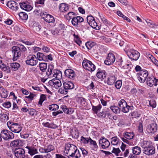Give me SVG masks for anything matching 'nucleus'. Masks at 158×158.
I'll return each instance as SVG.
<instances>
[{
    "label": "nucleus",
    "mask_w": 158,
    "mask_h": 158,
    "mask_svg": "<svg viewBox=\"0 0 158 158\" xmlns=\"http://www.w3.org/2000/svg\"><path fill=\"white\" fill-rule=\"evenodd\" d=\"M64 152V155L68 158H79L81 156L79 151L77 147L69 143L65 145Z\"/></svg>",
    "instance_id": "obj_1"
},
{
    "label": "nucleus",
    "mask_w": 158,
    "mask_h": 158,
    "mask_svg": "<svg viewBox=\"0 0 158 158\" xmlns=\"http://www.w3.org/2000/svg\"><path fill=\"white\" fill-rule=\"evenodd\" d=\"M87 22H84V25H82V28H85L87 27L88 24L89 25L93 28L96 30H99L100 27L98 25L94 17L91 16H88L87 18Z\"/></svg>",
    "instance_id": "obj_2"
},
{
    "label": "nucleus",
    "mask_w": 158,
    "mask_h": 158,
    "mask_svg": "<svg viewBox=\"0 0 158 158\" xmlns=\"http://www.w3.org/2000/svg\"><path fill=\"white\" fill-rule=\"evenodd\" d=\"M154 119L149 120L148 121L146 130L149 133L154 134L157 131V125Z\"/></svg>",
    "instance_id": "obj_3"
},
{
    "label": "nucleus",
    "mask_w": 158,
    "mask_h": 158,
    "mask_svg": "<svg viewBox=\"0 0 158 158\" xmlns=\"http://www.w3.org/2000/svg\"><path fill=\"white\" fill-rule=\"evenodd\" d=\"M125 51L127 56L132 60H137L140 56L139 53L133 49H130Z\"/></svg>",
    "instance_id": "obj_4"
},
{
    "label": "nucleus",
    "mask_w": 158,
    "mask_h": 158,
    "mask_svg": "<svg viewBox=\"0 0 158 158\" xmlns=\"http://www.w3.org/2000/svg\"><path fill=\"white\" fill-rule=\"evenodd\" d=\"M136 75L139 81L141 83H143L148 77V73L147 70L144 69L138 73Z\"/></svg>",
    "instance_id": "obj_5"
},
{
    "label": "nucleus",
    "mask_w": 158,
    "mask_h": 158,
    "mask_svg": "<svg viewBox=\"0 0 158 158\" xmlns=\"http://www.w3.org/2000/svg\"><path fill=\"white\" fill-rule=\"evenodd\" d=\"M36 56L40 61L48 62L49 60L52 61L53 60L52 55L51 54L47 55L42 52H38L37 53Z\"/></svg>",
    "instance_id": "obj_6"
},
{
    "label": "nucleus",
    "mask_w": 158,
    "mask_h": 158,
    "mask_svg": "<svg viewBox=\"0 0 158 158\" xmlns=\"http://www.w3.org/2000/svg\"><path fill=\"white\" fill-rule=\"evenodd\" d=\"M7 125L11 131L16 133L20 132V125L18 123L10 121L7 123Z\"/></svg>",
    "instance_id": "obj_7"
},
{
    "label": "nucleus",
    "mask_w": 158,
    "mask_h": 158,
    "mask_svg": "<svg viewBox=\"0 0 158 158\" xmlns=\"http://www.w3.org/2000/svg\"><path fill=\"white\" fill-rule=\"evenodd\" d=\"M1 137L4 140H7L13 139L14 136L11 132L7 130H3L1 132Z\"/></svg>",
    "instance_id": "obj_8"
},
{
    "label": "nucleus",
    "mask_w": 158,
    "mask_h": 158,
    "mask_svg": "<svg viewBox=\"0 0 158 158\" xmlns=\"http://www.w3.org/2000/svg\"><path fill=\"white\" fill-rule=\"evenodd\" d=\"M38 59L37 56L34 55L27 57V59L25 61L26 64L32 66L36 65L38 62Z\"/></svg>",
    "instance_id": "obj_9"
},
{
    "label": "nucleus",
    "mask_w": 158,
    "mask_h": 158,
    "mask_svg": "<svg viewBox=\"0 0 158 158\" xmlns=\"http://www.w3.org/2000/svg\"><path fill=\"white\" fill-rule=\"evenodd\" d=\"M146 81L147 85L151 87L153 85L156 86L158 85V79L153 76H148Z\"/></svg>",
    "instance_id": "obj_10"
},
{
    "label": "nucleus",
    "mask_w": 158,
    "mask_h": 158,
    "mask_svg": "<svg viewBox=\"0 0 158 158\" xmlns=\"http://www.w3.org/2000/svg\"><path fill=\"white\" fill-rule=\"evenodd\" d=\"M84 21L83 19L81 16H75L74 18H73L72 19L71 23L72 24L74 27H79V25L81 23L82 25H84V23H82ZM82 29H83L82 26L81 27Z\"/></svg>",
    "instance_id": "obj_11"
},
{
    "label": "nucleus",
    "mask_w": 158,
    "mask_h": 158,
    "mask_svg": "<svg viewBox=\"0 0 158 158\" xmlns=\"http://www.w3.org/2000/svg\"><path fill=\"white\" fill-rule=\"evenodd\" d=\"M99 146L103 149H106L109 147L110 143L109 140L104 137L100 138L99 140Z\"/></svg>",
    "instance_id": "obj_12"
},
{
    "label": "nucleus",
    "mask_w": 158,
    "mask_h": 158,
    "mask_svg": "<svg viewBox=\"0 0 158 158\" xmlns=\"http://www.w3.org/2000/svg\"><path fill=\"white\" fill-rule=\"evenodd\" d=\"M40 16L42 19H43L46 22L53 23L55 22V19L53 17L46 12H42Z\"/></svg>",
    "instance_id": "obj_13"
},
{
    "label": "nucleus",
    "mask_w": 158,
    "mask_h": 158,
    "mask_svg": "<svg viewBox=\"0 0 158 158\" xmlns=\"http://www.w3.org/2000/svg\"><path fill=\"white\" fill-rule=\"evenodd\" d=\"M116 58L114 55L112 53L108 54L106 60L104 61L105 64L110 65L112 64L115 61Z\"/></svg>",
    "instance_id": "obj_14"
},
{
    "label": "nucleus",
    "mask_w": 158,
    "mask_h": 158,
    "mask_svg": "<svg viewBox=\"0 0 158 158\" xmlns=\"http://www.w3.org/2000/svg\"><path fill=\"white\" fill-rule=\"evenodd\" d=\"M20 8L26 11H29L32 10L33 7L29 4L27 1L22 0L20 2Z\"/></svg>",
    "instance_id": "obj_15"
},
{
    "label": "nucleus",
    "mask_w": 158,
    "mask_h": 158,
    "mask_svg": "<svg viewBox=\"0 0 158 158\" xmlns=\"http://www.w3.org/2000/svg\"><path fill=\"white\" fill-rule=\"evenodd\" d=\"M49 85L52 87L58 89L61 86V83L59 79H53L49 81Z\"/></svg>",
    "instance_id": "obj_16"
},
{
    "label": "nucleus",
    "mask_w": 158,
    "mask_h": 158,
    "mask_svg": "<svg viewBox=\"0 0 158 158\" xmlns=\"http://www.w3.org/2000/svg\"><path fill=\"white\" fill-rule=\"evenodd\" d=\"M12 50L13 56V61H15L19 57L20 48L17 46H14L12 47Z\"/></svg>",
    "instance_id": "obj_17"
},
{
    "label": "nucleus",
    "mask_w": 158,
    "mask_h": 158,
    "mask_svg": "<svg viewBox=\"0 0 158 158\" xmlns=\"http://www.w3.org/2000/svg\"><path fill=\"white\" fill-rule=\"evenodd\" d=\"M64 74L67 77L72 80H73L76 76L74 71L70 69H66L64 72Z\"/></svg>",
    "instance_id": "obj_18"
},
{
    "label": "nucleus",
    "mask_w": 158,
    "mask_h": 158,
    "mask_svg": "<svg viewBox=\"0 0 158 158\" xmlns=\"http://www.w3.org/2000/svg\"><path fill=\"white\" fill-rule=\"evenodd\" d=\"M7 6L9 8L15 11L19 9V5L18 3L13 1H10L7 3Z\"/></svg>",
    "instance_id": "obj_19"
},
{
    "label": "nucleus",
    "mask_w": 158,
    "mask_h": 158,
    "mask_svg": "<svg viewBox=\"0 0 158 158\" xmlns=\"http://www.w3.org/2000/svg\"><path fill=\"white\" fill-rule=\"evenodd\" d=\"M96 75L98 78L102 80L106 77V73L103 69L98 68Z\"/></svg>",
    "instance_id": "obj_20"
},
{
    "label": "nucleus",
    "mask_w": 158,
    "mask_h": 158,
    "mask_svg": "<svg viewBox=\"0 0 158 158\" xmlns=\"http://www.w3.org/2000/svg\"><path fill=\"white\" fill-rule=\"evenodd\" d=\"M143 152L147 155H152L155 153V148L152 145H151L147 148L143 150Z\"/></svg>",
    "instance_id": "obj_21"
},
{
    "label": "nucleus",
    "mask_w": 158,
    "mask_h": 158,
    "mask_svg": "<svg viewBox=\"0 0 158 158\" xmlns=\"http://www.w3.org/2000/svg\"><path fill=\"white\" fill-rule=\"evenodd\" d=\"M54 66L52 64H49L48 66V69L46 74L49 78H52L54 76Z\"/></svg>",
    "instance_id": "obj_22"
},
{
    "label": "nucleus",
    "mask_w": 158,
    "mask_h": 158,
    "mask_svg": "<svg viewBox=\"0 0 158 158\" xmlns=\"http://www.w3.org/2000/svg\"><path fill=\"white\" fill-rule=\"evenodd\" d=\"M59 8L60 11L63 13L67 12L69 9V5L64 3H62L60 4Z\"/></svg>",
    "instance_id": "obj_23"
},
{
    "label": "nucleus",
    "mask_w": 158,
    "mask_h": 158,
    "mask_svg": "<svg viewBox=\"0 0 158 158\" xmlns=\"http://www.w3.org/2000/svg\"><path fill=\"white\" fill-rule=\"evenodd\" d=\"M116 77L114 75H110L108 77L106 81L107 85H113L116 80Z\"/></svg>",
    "instance_id": "obj_24"
},
{
    "label": "nucleus",
    "mask_w": 158,
    "mask_h": 158,
    "mask_svg": "<svg viewBox=\"0 0 158 158\" xmlns=\"http://www.w3.org/2000/svg\"><path fill=\"white\" fill-rule=\"evenodd\" d=\"M26 148L28 150V153L31 156L38 153L37 149L33 146L29 147L27 146Z\"/></svg>",
    "instance_id": "obj_25"
},
{
    "label": "nucleus",
    "mask_w": 158,
    "mask_h": 158,
    "mask_svg": "<svg viewBox=\"0 0 158 158\" xmlns=\"http://www.w3.org/2000/svg\"><path fill=\"white\" fill-rule=\"evenodd\" d=\"M63 85L64 86V88L66 89L67 90L68 89H72L74 88L73 83L71 81H68L64 83Z\"/></svg>",
    "instance_id": "obj_26"
},
{
    "label": "nucleus",
    "mask_w": 158,
    "mask_h": 158,
    "mask_svg": "<svg viewBox=\"0 0 158 158\" xmlns=\"http://www.w3.org/2000/svg\"><path fill=\"white\" fill-rule=\"evenodd\" d=\"M134 109V107L133 106H129L127 103L121 110L122 112L126 113H128L129 110H133Z\"/></svg>",
    "instance_id": "obj_27"
},
{
    "label": "nucleus",
    "mask_w": 158,
    "mask_h": 158,
    "mask_svg": "<svg viewBox=\"0 0 158 158\" xmlns=\"http://www.w3.org/2000/svg\"><path fill=\"white\" fill-rule=\"evenodd\" d=\"M90 63L91 64V61L85 58L82 62V65L85 69L88 70L89 69H90L89 66Z\"/></svg>",
    "instance_id": "obj_28"
},
{
    "label": "nucleus",
    "mask_w": 158,
    "mask_h": 158,
    "mask_svg": "<svg viewBox=\"0 0 158 158\" xmlns=\"http://www.w3.org/2000/svg\"><path fill=\"white\" fill-rule=\"evenodd\" d=\"M115 64L116 65H119L121 68L125 69L126 65L124 64L121 57H118L117 58Z\"/></svg>",
    "instance_id": "obj_29"
},
{
    "label": "nucleus",
    "mask_w": 158,
    "mask_h": 158,
    "mask_svg": "<svg viewBox=\"0 0 158 158\" xmlns=\"http://www.w3.org/2000/svg\"><path fill=\"white\" fill-rule=\"evenodd\" d=\"M132 153L136 155H139L141 152V148L138 146L132 147Z\"/></svg>",
    "instance_id": "obj_30"
},
{
    "label": "nucleus",
    "mask_w": 158,
    "mask_h": 158,
    "mask_svg": "<svg viewBox=\"0 0 158 158\" xmlns=\"http://www.w3.org/2000/svg\"><path fill=\"white\" fill-rule=\"evenodd\" d=\"M53 77L56 78V79H59L61 78L62 74L61 72L59 70L56 69H54Z\"/></svg>",
    "instance_id": "obj_31"
},
{
    "label": "nucleus",
    "mask_w": 158,
    "mask_h": 158,
    "mask_svg": "<svg viewBox=\"0 0 158 158\" xmlns=\"http://www.w3.org/2000/svg\"><path fill=\"white\" fill-rule=\"evenodd\" d=\"M89 144L92 146L93 150L95 151L97 150L98 147L95 141L94 140L91 139H90Z\"/></svg>",
    "instance_id": "obj_32"
},
{
    "label": "nucleus",
    "mask_w": 158,
    "mask_h": 158,
    "mask_svg": "<svg viewBox=\"0 0 158 158\" xmlns=\"http://www.w3.org/2000/svg\"><path fill=\"white\" fill-rule=\"evenodd\" d=\"M74 37V42L80 46H81L82 44V41L81 40L79 36L78 35H76L75 34L73 35Z\"/></svg>",
    "instance_id": "obj_33"
},
{
    "label": "nucleus",
    "mask_w": 158,
    "mask_h": 158,
    "mask_svg": "<svg viewBox=\"0 0 158 158\" xmlns=\"http://www.w3.org/2000/svg\"><path fill=\"white\" fill-rule=\"evenodd\" d=\"M100 18L102 21L106 26H110L111 25L112 23L108 21L106 17L102 15L100 16Z\"/></svg>",
    "instance_id": "obj_34"
},
{
    "label": "nucleus",
    "mask_w": 158,
    "mask_h": 158,
    "mask_svg": "<svg viewBox=\"0 0 158 158\" xmlns=\"http://www.w3.org/2000/svg\"><path fill=\"white\" fill-rule=\"evenodd\" d=\"M47 95L44 94H41L40 95V99L38 102L39 105L41 106L43 102L44 101L47 100Z\"/></svg>",
    "instance_id": "obj_35"
},
{
    "label": "nucleus",
    "mask_w": 158,
    "mask_h": 158,
    "mask_svg": "<svg viewBox=\"0 0 158 158\" xmlns=\"http://www.w3.org/2000/svg\"><path fill=\"white\" fill-rule=\"evenodd\" d=\"M40 69L41 71L43 72L45 71L48 66L46 63H41L39 64Z\"/></svg>",
    "instance_id": "obj_36"
},
{
    "label": "nucleus",
    "mask_w": 158,
    "mask_h": 158,
    "mask_svg": "<svg viewBox=\"0 0 158 158\" xmlns=\"http://www.w3.org/2000/svg\"><path fill=\"white\" fill-rule=\"evenodd\" d=\"M92 106V110L95 113L97 114L98 112L100 111L101 109L102 106L100 104L97 106H94L91 104Z\"/></svg>",
    "instance_id": "obj_37"
},
{
    "label": "nucleus",
    "mask_w": 158,
    "mask_h": 158,
    "mask_svg": "<svg viewBox=\"0 0 158 158\" xmlns=\"http://www.w3.org/2000/svg\"><path fill=\"white\" fill-rule=\"evenodd\" d=\"M111 143L112 145H117L119 143L120 141L121 142L117 136L113 137L111 138Z\"/></svg>",
    "instance_id": "obj_38"
},
{
    "label": "nucleus",
    "mask_w": 158,
    "mask_h": 158,
    "mask_svg": "<svg viewBox=\"0 0 158 158\" xmlns=\"http://www.w3.org/2000/svg\"><path fill=\"white\" fill-rule=\"evenodd\" d=\"M110 108L115 113H119L120 112V109L117 106H110Z\"/></svg>",
    "instance_id": "obj_39"
},
{
    "label": "nucleus",
    "mask_w": 158,
    "mask_h": 158,
    "mask_svg": "<svg viewBox=\"0 0 158 158\" xmlns=\"http://www.w3.org/2000/svg\"><path fill=\"white\" fill-rule=\"evenodd\" d=\"M10 66L12 70L15 71L20 67V64L18 63H13L10 64Z\"/></svg>",
    "instance_id": "obj_40"
},
{
    "label": "nucleus",
    "mask_w": 158,
    "mask_h": 158,
    "mask_svg": "<svg viewBox=\"0 0 158 158\" xmlns=\"http://www.w3.org/2000/svg\"><path fill=\"white\" fill-rule=\"evenodd\" d=\"M134 134L133 133L126 132L124 134V137L128 139H131L133 138Z\"/></svg>",
    "instance_id": "obj_41"
},
{
    "label": "nucleus",
    "mask_w": 158,
    "mask_h": 158,
    "mask_svg": "<svg viewBox=\"0 0 158 158\" xmlns=\"http://www.w3.org/2000/svg\"><path fill=\"white\" fill-rule=\"evenodd\" d=\"M45 147L47 153L53 151L55 149V147L52 144H49Z\"/></svg>",
    "instance_id": "obj_42"
},
{
    "label": "nucleus",
    "mask_w": 158,
    "mask_h": 158,
    "mask_svg": "<svg viewBox=\"0 0 158 158\" xmlns=\"http://www.w3.org/2000/svg\"><path fill=\"white\" fill-rule=\"evenodd\" d=\"M91 139V138L90 137L85 138L82 136L81 137V141L84 143L87 144L89 143Z\"/></svg>",
    "instance_id": "obj_43"
},
{
    "label": "nucleus",
    "mask_w": 158,
    "mask_h": 158,
    "mask_svg": "<svg viewBox=\"0 0 158 158\" xmlns=\"http://www.w3.org/2000/svg\"><path fill=\"white\" fill-rule=\"evenodd\" d=\"M65 26L64 25L60 23L59 24L58 28L56 29V31L59 33L61 31V30H65Z\"/></svg>",
    "instance_id": "obj_44"
},
{
    "label": "nucleus",
    "mask_w": 158,
    "mask_h": 158,
    "mask_svg": "<svg viewBox=\"0 0 158 158\" xmlns=\"http://www.w3.org/2000/svg\"><path fill=\"white\" fill-rule=\"evenodd\" d=\"M59 108V106L56 104H53L49 106L48 109L49 110L52 111H56Z\"/></svg>",
    "instance_id": "obj_45"
},
{
    "label": "nucleus",
    "mask_w": 158,
    "mask_h": 158,
    "mask_svg": "<svg viewBox=\"0 0 158 158\" xmlns=\"http://www.w3.org/2000/svg\"><path fill=\"white\" fill-rule=\"evenodd\" d=\"M7 116L4 114H0V120L2 122H5L8 119Z\"/></svg>",
    "instance_id": "obj_46"
},
{
    "label": "nucleus",
    "mask_w": 158,
    "mask_h": 158,
    "mask_svg": "<svg viewBox=\"0 0 158 158\" xmlns=\"http://www.w3.org/2000/svg\"><path fill=\"white\" fill-rule=\"evenodd\" d=\"M127 103L123 99H121L118 102V105L120 107V108L121 110L125 106Z\"/></svg>",
    "instance_id": "obj_47"
},
{
    "label": "nucleus",
    "mask_w": 158,
    "mask_h": 158,
    "mask_svg": "<svg viewBox=\"0 0 158 158\" xmlns=\"http://www.w3.org/2000/svg\"><path fill=\"white\" fill-rule=\"evenodd\" d=\"M28 18V15L26 13L20 12V19L25 20L27 19Z\"/></svg>",
    "instance_id": "obj_48"
},
{
    "label": "nucleus",
    "mask_w": 158,
    "mask_h": 158,
    "mask_svg": "<svg viewBox=\"0 0 158 158\" xmlns=\"http://www.w3.org/2000/svg\"><path fill=\"white\" fill-rule=\"evenodd\" d=\"M94 44L93 42H88L86 43L85 45L88 49L90 50L94 47Z\"/></svg>",
    "instance_id": "obj_49"
},
{
    "label": "nucleus",
    "mask_w": 158,
    "mask_h": 158,
    "mask_svg": "<svg viewBox=\"0 0 158 158\" xmlns=\"http://www.w3.org/2000/svg\"><path fill=\"white\" fill-rule=\"evenodd\" d=\"M2 70L4 71H6L7 73H9L10 71V67L8 66H6V64H4L0 68Z\"/></svg>",
    "instance_id": "obj_50"
},
{
    "label": "nucleus",
    "mask_w": 158,
    "mask_h": 158,
    "mask_svg": "<svg viewBox=\"0 0 158 158\" xmlns=\"http://www.w3.org/2000/svg\"><path fill=\"white\" fill-rule=\"evenodd\" d=\"M45 0H39L35 2V7H39L41 6L40 5H43L44 3V2Z\"/></svg>",
    "instance_id": "obj_51"
},
{
    "label": "nucleus",
    "mask_w": 158,
    "mask_h": 158,
    "mask_svg": "<svg viewBox=\"0 0 158 158\" xmlns=\"http://www.w3.org/2000/svg\"><path fill=\"white\" fill-rule=\"evenodd\" d=\"M68 90H67L65 88H64V86L61 87L58 90V92L61 94H67Z\"/></svg>",
    "instance_id": "obj_52"
},
{
    "label": "nucleus",
    "mask_w": 158,
    "mask_h": 158,
    "mask_svg": "<svg viewBox=\"0 0 158 158\" xmlns=\"http://www.w3.org/2000/svg\"><path fill=\"white\" fill-rule=\"evenodd\" d=\"M148 142L147 141H144L142 143H141V146L142 147L144 150L145 148H147L148 147H149L151 145L149 144H148Z\"/></svg>",
    "instance_id": "obj_53"
},
{
    "label": "nucleus",
    "mask_w": 158,
    "mask_h": 158,
    "mask_svg": "<svg viewBox=\"0 0 158 158\" xmlns=\"http://www.w3.org/2000/svg\"><path fill=\"white\" fill-rule=\"evenodd\" d=\"M112 152L114 153L116 156H118L119 155L118 154L121 152V151L119 148H113Z\"/></svg>",
    "instance_id": "obj_54"
},
{
    "label": "nucleus",
    "mask_w": 158,
    "mask_h": 158,
    "mask_svg": "<svg viewBox=\"0 0 158 158\" xmlns=\"http://www.w3.org/2000/svg\"><path fill=\"white\" fill-rule=\"evenodd\" d=\"M67 18H69V19H73V18H74L77 16L76 14L74 13L73 12H69L67 14Z\"/></svg>",
    "instance_id": "obj_55"
},
{
    "label": "nucleus",
    "mask_w": 158,
    "mask_h": 158,
    "mask_svg": "<svg viewBox=\"0 0 158 158\" xmlns=\"http://www.w3.org/2000/svg\"><path fill=\"white\" fill-rule=\"evenodd\" d=\"M149 102L150 106L152 107V108H154L156 107V104L155 100H152L149 101Z\"/></svg>",
    "instance_id": "obj_56"
},
{
    "label": "nucleus",
    "mask_w": 158,
    "mask_h": 158,
    "mask_svg": "<svg viewBox=\"0 0 158 158\" xmlns=\"http://www.w3.org/2000/svg\"><path fill=\"white\" fill-rule=\"evenodd\" d=\"M19 143V140H15L12 142L10 143L11 146L14 147H18Z\"/></svg>",
    "instance_id": "obj_57"
},
{
    "label": "nucleus",
    "mask_w": 158,
    "mask_h": 158,
    "mask_svg": "<svg viewBox=\"0 0 158 158\" xmlns=\"http://www.w3.org/2000/svg\"><path fill=\"white\" fill-rule=\"evenodd\" d=\"M15 155L17 158H20V148H16L14 151Z\"/></svg>",
    "instance_id": "obj_58"
},
{
    "label": "nucleus",
    "mask_w": 158,
    "mask_h": 158,
    "mask_svg": "<svg viewBox=\"0 0 158 158\" xmlns=\"http://www.w3.org/2000/svg\"><path fill=\"white\" fill-rule=\"evenodd\" d=\"M122 85V82L121 81L118 80L115 83V86L117 89H119Z\"/></svg>",
    "instance_id": "obj_59"
},
{
    "label": "nucleus",
    "mask_w": 158,
    "mask_h": 158,
    "mask_svg": "<svg viewBox=\"0 0 158 158\" xmlns=\"http://www.w3.org/2000/svg\"><path fill=\"white\" fill-rule=\"evenodd\" d=\"M146 22H147L148 25L151 28H156L157 27V25H156L155 24L152 23L150 22V20L149 19H147L146 21Z\"/></svg>",
    "instance_id": "obj_60"
},
{
    "label": "nucleus",
    "mask_w": 158,
    "mask_h": 158,
    "mask_svg": "<svg viewBox=\"0 0 158 158\" xmlns=\"http://www.w3.org/2000/svg\"><path fill=\"white\" fill-rule=\"evenodd\" d=\"M28 111L29 114L31 115H36L37 114V112L34 109H29V111Z\"/></svg>",
    "instance_id": "obj_61"
},
{
    "label": "nucleus",
    "mask_w": 158,
    "mask_h": 158,
    "mask_svg": "<svg viewBox=\"0 0 158 158\" xmlns=\"http://www.w3.org/2000/svg\"><path fill=\"white\" fill-rule=\"evenodd\" d=\"M13 111L15 112H17L19 111V106L17 105L15 102H13Z\"/></svg>",
    "instance_id": "obj_62"
},
{
    "label": "nucleus",
    "mask_w": 158,
    "mask_h": 158,
    "mask_svg": "<svg viewBox=\"0 0 158 158\" xmlns=\"http://www.w3.org/2000/svg\"><path fill=\"white\" fill-rule=\"evenodd\" d=\"M122 152L120 154L121 156H123V157H126L128 156V154L129 153V149H126L125 151L123 152Z\"/></svg>",
    "instance_id": "obj_63"
},
{
    "label": "nucleus",
    "mask_w": 158,
    "mask_h": 158,
    "mask_svg": "<svg viewBox=\"0 0 158 158\" xmlns=\"http://www.w3.org/2000/svg\"><path fill=\"white\" fill-rule=\"evenodd\" d=\"M79 100H80V102L81 105L85 106L87 103L86 99L83 98L81 97L79 98Z\"/></svg>",
    "instance_id": "obj_64"
}]
</instances>
